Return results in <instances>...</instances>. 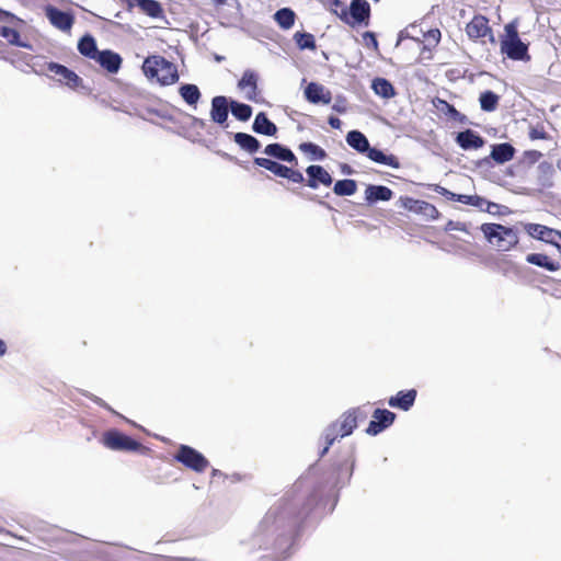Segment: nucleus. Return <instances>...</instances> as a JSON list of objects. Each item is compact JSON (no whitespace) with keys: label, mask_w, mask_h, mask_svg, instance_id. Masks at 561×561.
Here are the masks:
<instances>
[{"label":"nucleus","mask_w":561,"mask_h":561,"mask_svg":"<svg viewBox=\"0 0 561 561\" xmlns=\"http://www.w3.org/2000/svg\"><path fill=\"white\" fill-rule=\"evenodd\" d=\"M142 70L149 80L162 85L173 84L179 79L175 66L161 56L146 58Z\"/></svg>","instance_id":"f257e3e1"},{"label":"nucleus","mask_w":561,"mask_h":561,"mask_svg":"<svg viewBox=\"0 0 561 561\" xmlns=\"http://www.w3.org/2000/svg\"><path fill=\"white\" fill-rule=\"evenodd\" d=\"M505 34L501 41V51L510 59L528 61V45L524 43L517 32V23L515 21L505 25Z\"/></svg>","instance_id":"f03ea898"},{"label":"nucleus","mask_w":561,"mask_h":561,"mask_svg":"<svg viewBox=\"0 0 561 561\" xmlns=\"http://www.w3.org/2000/svg\"><path fill=\"white\" fill-rule=\"evenodd\" d=\"M481 230L488 241L501 251H507L518 242L515 231L502 225L484 224Z\"/></svg>","instance_id":"7ed1b4c3"},{"label":"nucleus","mask_w":561,"mask_h":561,"mask_svg":"<svg viewBox=\"0 0 561 561\" xmlns=\"http://www.w3.org/2000/svg\"><path fill=\"white\" fill-rule=\"evenodd\" d=\"M365 413H362L359 409H354L346 412L339 423L330 426L325 433L327 446L324 447L322 455L325 454L329 447L333 444L337 436L344 437L352 434L353 430L357 426V419H364Z\"/></svg>","instance_id":"20e7f679"},{"label":"nucleus","mask_w":561,"mask_h":561,"mask_svg":"<svg viewBox=\"0 0 561 561\" xmlns=\"http://www.w3.org/2000/svg\"><path fill=\"white\" fill-rule=\"evenodd\" d=\"M175 459L196 472H203L208 466L207 459L201 453L186 445L180 446Z\"/></svg>","instance_id":"39448f33"},{"label":"nucleus","mask_w":561,"mask_h":561,"mask_svg":"<svg viewBox=\"0 0 561 561\" xmlns=\"http://www.w3.org/2000/svg\"><path fill=\"white\" fill-rule=\"evenodd\" d=\"M103 443L113 450H136L139 447L137 442L116 431L107 432L103 437Z\"/></svg>","instance_id":"423d86ee"},{"label":"nucleus","mask_w":561,"mask_h":561,"mask_svg":"<svg viewBox=\"0 0 561 561\" xmlns=\"http://www.w3.org/2000/svg\"><path fill=\"white\" fill-rule=\"evenodd\" d=\"M467 35L471 39H484L489 38L494 42L492 30L489 26V21L482 15H476L466 27Z\"/></svg>","instance_id":"0eeeda50"},{"label":"nucleus","mask_w":561,"mask_h":561,"mask_svg":"<svg viewBox=\"0 0 561 561\" xmlns=\"http://www.w3.org/2000/svg\"><path fill=\"white\" fill-rule=\"evenodd\" d=\"M396 419V414L388 410L377 409L373 414V420L370 421L366 432L369 435H377L382 432L385 428L389 427Z\"/></svg>","instance_id":"6e6552de"},{"label":"nucleus","mask_w":561,"mask_h":561,"mask_svg":"<svg viewBox=\"0 0 561 561\" xmlns=\"http://www.w3.org/2000/svg\"><path fill=\"white\" fill-rule=\"evenodd\" d=\"M437 192L446 196L448 199L457 201L466 205H471L479 209H484L485 207L488 208L490 206V203L485 198L478 195L456 194L444 187H439Z\"/></svg>","instance_id":"1a4fd4ad"},{"label":"nucleus","mask_w":561,"mask_h":561,"mask_svg":"<svg viewBox=\"0 0 561 561\" xmlns=\"http://www.w3.org/2000/svg\"><path fill=\"white\" fill-rule=\"evenodd\" d=\"M230 101L222 95L215 96L211 100L210 117L213 122L224 125L228 119Z\"/></svg>","instance_id":"9d476101"},{"label":"nucleus","mask_w":561,"mask_h":561,"mask_svg":"<svg viewBox=\"0 0 561 561\" xmlns=\"http://www.w3.org/2000/svg\"><path fill=\"white\" fill-rule=\"evenodd\" d=\"M305 96L310 103L329 104L331 102V92L322 84L310 82L305 89Z\"/></svg>","instance_id":"9b49d317"},{"label":"nucleus","mask_w":561,"mask_h":561,"mask_svg":"<svg viewBox=\"0 0 561 561\" xmlns=\"http://www.w3.org/2000/svg\"><path fill=\"white\" fill-rule=\"evenodd\" d=\"M308 180V186L317 188L319 184L329 186L332 184V176L321 165H309L306 170Z\"/></svg>","instance_id":"f8f14e48"},{"label":"nucleus","mask_w":561,"mask_h":561,"mask_svg":"<svg viewBox=\"0 0 561 561\" xmlns=\"http://www.w3.org/2000/svg\"><path fill=\"white\" fill-rule=\"evenodd\" d=\"M370 14V5L366 0H353L350 7V24L366 22Z\"/></svg>","instance_id":"ddd939ff"},{"label":"nucleus","mask_w":561,"mask_h":561,"mask_svg":"<svg viewBox=\"0 0 561 561\" xmlns=\"http://www.w3.org/2000/svg\"><path fill=\"white\" fill-rule=\"evenodd\" d=\"M456 141L463 150L479 149L484 145L483 138L471 129L459 133Z\"/></svg>","instance_id":"4468645a"},{"label":"nucleus","mask_w":561,"mask_h":561,"mask_svg":"<svg viewBox=\"0 0 561 561\" xmlns=\"http://www.w3.org/2000/svg\"><path fill=\"white\" fill-rule=\"evenodd\" d=\"M48 70L50 72L55 73L56 76H58L59 81L64 82L65 84H67L70 88H76L79 84V81H80L79 77L73 71L66 68L65 66H61V65H58L55 62H50L48 65Z\"/></svg>","instance_id":"2eb2a0df"},{"label":"nucleus","mask_w":561,"mask_h":561,"mask_svg":"<svg viewBox=\"0 0 561 561\" xmlns=\"http://www.w3.org/2000/svg\"><path fill=\"white\" fill-rule=\"evenodd\" d=\"M95 60L111 73H116L122 64L119 55L111 50L100 51Z\"/></svg>","instance_id":"dca6fc26"},{"label":"nucleus","mask_w":561,"mask_h":561,"mask_svg":"<svg viewBox=\"0 0 561 561\" xmlns=\"http://www.w3.org/2000/svg\"><path fill=\"white\" fill-rule=\"evenodd\" d=\"M256 81L255 73L247 70L238 83L239 89L244 92L245 98L250 101L256 98Z\"/></svg>","instance_id":"f3484780"},{"label":"nucleus","mask_w":561,"mask_h":561,"mask_svg":"<svg viewBox=\"0 0 561 561\" xmlns=\"http://www.w3.org/2000/svg\"><path fill=\"white\" fill-rule=\"evenodd\" d=\"M416 397L415 390H409V391H400L397 393V396L391 397L389 399V405L392 408H398L403 411H408L414 403Z\"/></svg>","instance_id":"a211bd4d"},{"label":"nucleus","mask_w":561,"mask_h":561,"mask_svg":"<svg viewBox=\"0 0 561 561\" xmlns=\"http://www.w3.org/2000/svg\"><path fill=\"white\" fill-rule=\"evenodd\" d=\"M47 18L50 23L61 31L70 30L72 25V19L69 14L57 10L55 8L47 9Z\"/></svg>","instance_id":"6ab92c4d"},{"label":"nucleus","mask_w":561,"mask_h":561,"mask_svg":"<svg viewBox=\"0 0 561 561\" xmlns=\"http://www.w3.org/2000/svg\"><path fill=\"white\" fill-rule=\"evenodd\" d=\"M528 233L536 239L552 244L558 230L538 224H530L527 227Z\"/></svg>","instance_id":"aec40b11"},{"label":"nucleus","mask_w":561,"mask_h":561,"mask_svg":"<svg viewBox=\"0 0 561 561\" xmlns=\"http://www.w3.org/2000/svg\"><path fill=\"white\" fill-rule=\"evenodd\" d=\"M252 128L255 133L266 136H274L277 133L276 125L263 112L255 116Z\"/></svg>","instance_id":"412c9836"},{"label":"nucleus","mask_w":561,"mask_h":561,"mask_svg":"<svg viewBox=\"0 0 561 561\" xmlns=\"http://www.w3.org/2000/svg\"><path fill=\"white\" fill-rule=\"evenodd\" d=\"M264 153L282 161L297 162L295 154L288 148L279 144L267 145L264 149Z\"/></svg>","instance_id":"4be33fe9"},{"label":"nucleus","mask_w":561,"mask_h":561,"mask_svg":"<svg viewBox=\"0 0 561 561\" xmlns=\"http://www.w3.org/2000/svg\"><path fill=\"white\" fill-rule=\"evenodd\" d=\"M365 196L369 203L389 201L392 197V191L382 185H368L365 191Z\"/></svg>","instance_id":"5701e85b"},{"label":"nucleus","mask_w":561,"mask_h":561,"mask_svg":"<svg viewBox=\"0 0 561 561\" xmlns=\"http://www.w3.org/2000/svg\"><path fill=\"white\" fill-rule=\"evenodd\" d=\"M367 157L374 162L388 165L393 169H398L400 167V162L397 159V157H394L393 154H386L385 152L376 148H369V150L367 151Z\"/></svg>","instance_id":"b1692460"},{"label":"nucleus","mask_w":561,"mask_h":561,"mask_svg":"<svg viewBox=\"0 0 561 561\" xmlns=\"http://www.w3.org/2000/svg\"><path fill=\"white\" fill-rule=\"evenodd\" d=\"M346 142L348 146H351L356 151L363 153L367 152L370 148L368 139L366 136L358 131V130H352L346 135Z\"/></svg>","instance_id":"393cba45"},{"label":"nucleus","mask_w":561,"mask_h":561,"mask_svg":"<svg viewBox=\"0 0 561 561\" xmlns=\"http://www.w3.org/2000/svg\"><path fill=\"white\" fill-rule=\"evenodd\" d=\"M526 261L530 264L543 267L550 272H556L560 268V264L550 260L546 254L530 253L526 256Z\"/></svg>","instance_id":"a878e982"},{"label":"nucleus","mask_w":561,"mask_h":561,"mask_svg":"<svg viewBox=\"0 0 561 561\" xmlns=\"http://www.w3.org/2000/svg\"><path fill=\"white\" fill-rule=\"evenodd\" d=\"M515 149L510 144L495 145L491 151V158L497 163H505L513 159Z\"/></svg>","instance_id":"bb28decb"},{"label":"nucleus","mask_w":561,"mask_h":561,"mask_svg":"<svg viewBox=\"0 0 561 561\" xmlns=\"http://www.w3.org/2000/svg\"><path fill=\"white\" fill-rule=\"evenodd\" d=\"M129 4L139 7L144 13L151 18H159L162 14L161 5L156 0H129Z\"/></svg>","instance_id":"cd10ccee"},{"label":"nucleus","mask_w":561,"mask_h":561,"mask_svg":"<svg viewBox=\"0 0 561 561\" xmlns=\"http://www.w3.org/2000/svg\"><path fill=\"white\" fill-rule=\"evenodd\" d=\"M371 89L375 94L383 98L390 99L396 95V91L393 85L385 78H376L371 82Z\"/></svg>","instance_id":"c85d7f7f"},{"label":"nucleus","mask_w":561,"mask_h":561,"mask_svg":"<svg viewBox=\"0 0 561 561\" xmlns=\"http://www.w3.org/2000/svg\"><path fill=\"white\" fill-rule=\"evenodd\" d=\"M234 142L243 150L253 153L260 149V142L253 136L245 133L234 134Z\"/></svg>","instance_id":"c756f323"},{"label":"nucleus","mask_w":561,"mask_h":561,"mask_svg":"<svg viewBox=\"0 0 561 561\" xmlns=\"http://www.w3.org/2000/svg\"><path fill=\"white\" fill-rule=\"evenodd\" d=\"M254 163L280 178H284V175H286L287 172V167L279 164L278 162H275L267 158H255Z\"/></svg>","instance_id":"7c9ffc66"},{"label":"nucleus","mask_w":561,"mask_h":561,"mask_svg":"<svg viewBox=\"0 0 561 561\" xmlns=\"http://www.w3.org/2000/svg\"><path fill=\"white\" fill-rule=\"evenodd\" d=\"M295 16V12L288 8H283L274 14L275 21L284 30H289L294 25Z\"/></svg>","instance_id":"2f4dec72"},{"label":"nucleus","mask_w":561,"mask_h":561,"mask_svg":"<svg viewBox=\"0 0 561 561\" xmlns=\"http://www.w3.org/2000/svg\"><path fill=\"white\" fill-rule=\"evenodd\" d=\"M180 95L187 104L196 105L201 98V92L195 84H183L180 88Z\"/></svg>","instance_id":"473e14b6"},{"label":"nucleus","mask_w":561,"mask_h":561,"mask_svg":"<svg viewBox=\"0 0 561 561\" xmlns=\"http://www.w3.org/2000/svg\"><path fill=\"white\" fill-rule=\"evenodd\" d=\"M357 184L354 180H340L334 184L333 192L339 196H351L355 194Z\"/></svg>","instance_id":"72a5a7b5"},{"label":"nucleus","mask_w":561,"mask_h":561,"mask_svg":"<svg viewBox=\"0 0 561 561\" xmlns=\"http://www.w3.org/2000/svg\"><path fill=\"white\" fill-rule=\"evenodd\" d=\"M79 51L90 58L95 59L98 54L96 44L93 37L84 36L78 44Z\"/></svg>","instance_id":"f704fd0d"},{"label":"nucleus","mask_w":561,"mask_h":561,"mask_svg":"<svg viewBox=\"0 0 561 561\" xmlns=\"http://www.w3.org/2000/svg\"><path fill=\"white\" fill-rule=\"evenodd\" d=\"M321 3L327 9L339 15L341 20L346 23H351V20H348V11L340 0H321Z\"/></svg>","instance_id":"c9c22d12"},{"label":"nucleus","mask_w":561,"mask_h":561,"mask_svg":"<svg viewBox=\"0 0 561 561\" xmlns=\"http://www.w3.org/2000/svg\"><path fill=\"white\" fill-rule=\"evenodd\" d=\"M230 110L232 115L242 122L248 121L252 115V108L248 104L230 101Z\"/></svg>","instance_id":"e433bc0d"},{"label":"nucleus","mask_w":561,"mask_h":561,"mask_svg":"<svg viewBox=\"0 0 561 561\" xmlns=\"http://www.w3.org/2000/svg\"><path fill=\"white\" fill-rule=\"evenodd\" d=\"M499 96L492 91H485L480 95V105L483 111L492 112L496 108Z\"/></svg>","instance_id":"4c0bfd02"},{"label":"nucleus","mask_w":561,"mask_h":561,"mask_svg":"<svg viewBox=\"0 0 561 561\" xmlns=\"http://www.w3.org/2000/svg\"><path fill=\"white\" fill-rule=\"evenodd\" d=\"M0 36L5 38L11 45L19 47H27V45L20 41V34L14 28L8 26L0 27Z\"/></svg>","instance_id":"58836bf2"},{"label":"nucleus","mask_w":561,"mask_h":561,"mask_svg":"<svg viewBox=\"0 0 561 561\" xmlns=\"http://www.w3.org/2000/svg\"><path fill=\"white\" fill-rule=\"evenodd\" d=\"M294 38L301 49H314L316 48V42L313 35L309 33H300L297 32L294 35Z\"/></svg>","instance_id":"ea45409f"},{"label":"nucleus","mask_w":561,"mask_h":561,"mask_svg":"<svg viewBox=\"0 0 561 561\" xmlns=\"http://www.w3.org/2000/svg\"><path fill=\"white\" fill-rule=\"evenodd\" d=\"M300 149L307 153L313 154L314 159L323 160L325 158L324 150L314 144L304 142L300 145Z\"/></svg>","instance_id":"a19ab883"},{"label":"nucleus","mask_w":561,"mask_h":561,"mask_svg":"<svg viewBox=\"0 0 561 561\" xmlns=\"http://www.w3.org/2000/svg\"><path fill=\"white\" fill-rule=\"evenodd\" d=\"M284 179H288L294 183H300L304 181V175L299 171H295L287 167V172L286 175H284Z\"/></svg>","instance_id":"79ce46f5"},{"label":"nucleus","mask_w":561,"mask_h":561,"mask_svg":"<svg viewBox=\"0 0 561 561\" xmlns=\"http://www.w3.org/2000/svg\"><path fill=\"white\" fill-rule=\"evenodd\" d=\"M425 36H426L427 41L433 42L434 44H437L440 39V32L437 28L430 30Z\"/></svg>","instance_id":"37998d69"},{"label":"nucleus","mask_w":561,"mask_h":561,"mask_svg":"<svg viewBox=\"0 0 561 561\" xmlns=\"http://www.w3.org/2000/svg\"><path fill=\"white\" fill-rule=\"evenodd\" d=\"M329 124L332 128H340L341 127V124L342 122L340 121V118L335 117V116H331L329 118Z\"/></svg>","instance_id":"c03bdc74"},{"label":"nucleus","mask_w":561,"mask_h":561,"mask_svg":"<svg viewBox=\"0 0 561 561\" xmlns=\"http://www.w3.org/2000/svg\"><path fill=\"white\" fill-rule=\"evenodd\" d=\"M552 245H554L558 251L561 253V231L557 232V236L554 237V241L552 242Z\"/></svg>","instance_id":"a18cd8bd"},{"label":"nucleus","mask_w":561,"mask_h":561,"mask_svg":"<svg viewBox=\"0 0 561 561\" xmlns=\"http://www.w3.org/2000/svg\"><path fill=\"white\" fill-rule=\"evenodd\" d=\"M530 138L531 139H539V138H543V134L538 131L537 129H533L530 131Z\"/></svg>","instance_id":"49530a36"},{"label":"nucleus","mask_w":561,"mask_h":561,"mask_svg":"<svg viewBox=\"0 0 561 561\" xmlns=\"http://www.w3.org/2000/svg\"><path fill=\"white\" fill-rule=\"evenodd\" d=\"M443 104L448 108V113H450L451 115H458V112L453 106H450L448 103L443 102Z\"/></svg>","instance_id":"de8ad7c7"},{"label":"nucleus","mask_w":561,"mask_h":561,"mask_svg":"<svg viewBox=\"0 0 561 561\" xmlns=\"http://www.w3.org/2000/svg\"><path fill=\"white\" fill-rule=\"evenodd\" d=\"M5 352H7V345L2 340H0V356L4 355Z\"/></svg>","instance_id":"09e8293b"},{"label":"nucleus","mask_w":561,"mask_h":561,"mask_svg":"<svg viewBox=\"0 0 561 561\" xmlns=\"http://www.w3.org/2000/svg\"><path fill=\"white\" fill-rule=\"evenodd\" d=\"M421 204L424 206V209H431L432 213L436 211V208L428 203L422 202Z\"/></svg>","instance_id":"8fccbe9b"},{"label":"nucleus","mask_w":561,"mask_h":561,"mask_svg":"<svg viewBox=\"0 0 561 561\" xmlns=\"http://www.w3.org/2000/svg\"><path fill=\"white\" fill-rule=\"evenodd\" d=\"M0 14L3 15L5 19H11V20L15 19V16L9 12L1 11Z\"/></svg>","instance_id":"3c124183"},{"label":"nucleus","mask_w":561,"mask_h":561,"mask_svg":"<svg viewBox=\"0 0 561 561\" xmlns=\"http://www.w3.org/2000/svg\"><path fill=\"white\" fill-rule=\"evenodd\" d=\"M333 108H334L335 111H337V112H343V111H344V108H343V107H341V105H334V106H333Z\"/></svg>","instance_id":"603ef678"},{"label":"nucleus","mask_w":561,"mask_h":561,"mask_svg":"<svg viewBox=\"0 0 561 561\" xmlns=\"http://www.w3.org/2000/svg\"><path fill=\"white\" fill-rule=\"evenodd\" d=\"M370 37H371L370 44H374L375 46H377V41L374 37V35L370 34Z\"/></svg>","instance_id":"864d4df0"},{"label":"nucleus","mask_w":561,"mask_h":561,"mask_svg":"<svg viewBox=\"0 0 561 561\" xmlns=\"http://www.w3.org/2000/svg\"><path fill=\"white\" fill-rule=\"evenodd\" d=\"M370 37H371L370 44H374L375 46H377V41L374 37V35L370 34Z\"/></svg>","instance_id":"5fc2aeb1"},{"label":"nucleus","mask_w":561,"mask_h":561,"mask_svg":"<svg viewBox=\"0 0 561 561\" xmlns=\"http://www.w3.org/2000/svg\"><path fill=\"white\" fill-rule=\"evenodd\" d=\"M557 167L561 171V159L558 161Z\"/></svg>","instance_id":"6e6d98bb"},{"label":"nucleus","mask_w":561,"mask_h":561,"mask_svg":"<svg viewBox=\"0 0 561 561\" xmlns=\"http://www.w3.org/2000/svg\"><path fill=\"white\" fill-rule=\"evenodd\" d=\"M410 203H413V204H420L419 201H413V199H408Z\"/></svg>","instance_id":"4d7b16f0"},{"label":"nucleus","mask_w":561,"mask_h":561,"mask_svg":"<svg viewBox=\"0 0 561 561\" xmlns=\"http://www.w3.org/2000/svg\"><path fill=\"white\" fill-rule=\"evenodd\" d=\"M215 1L222 4V3H225L226 0H215Z\"/></svg>","instance_id":"13d9d810"}]
</instances>
